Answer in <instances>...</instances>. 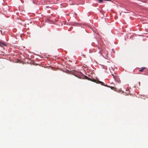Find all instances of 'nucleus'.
Listing matches in <instances>:
<instances>
[{"mask_svg": "<svg viewBox=\"0 0 148 148\" xmlns=\"http://www.w3.org/2000/svg\"><path fill=\"white\" fill-rule=\"evenodd\" d=\"M84 78L88 80H90V81L93 82H95L97 83L100 84H101V85L105 86L103 84V83L102 82L100 81H99L96 80L95 79H91L85 75L84 76Z\"/></svg>", "mask_w": 148, "mask_h": 148, "instance_id": "1", "label": "nucleus"}, {"mask_svg": "<svg viewBox=\"0 0 148 148\" xmlns=\"http://www.w3.org/2000/svg\"><path fill=\"white\" fill-rule=\"evenodd\" d=\"M5 46H6V44L4 42L0 40V47H3Z\"/></svg>", "mask_w": 148, "mask_h": 148, "instance_id": "2", "label": "nucleus"}, {"mask_svg": "<svg viewBox=\"0 0 148 148\" xmlns=\"http://www.w3.org/2000/svg\"><path fill=\"white\" fill-rule=\"evenodd\" d=\"M114 80L116 82H117L119 83L121 82V80L119 78L118 75L116 77V78L114 79Z\"/></svg>", "mask_w": 148, "mask_h": 148, "instance_id": "3", "label": "nucleus"}, {"mask_svg": "<svg viewBox=\"0 0 148 148\" xmlns=\"http://www.w3.org/2000/svg\"><path fill=\"white\" fill-rule=\"evenodd\" d=\"M112 75L114 79L116 77H117V75L116 74H112Z\"/></svg>", "mask_w": 148, "mask_h": 148, "instance_id": "4", "label": "nucleus"}, {"mask_svg": "<svg viewBox=\"0 0 148 148\" xmlns=\"http://www.w3.org/2000/svg\"><path fill=\"white\" fill-rule=\"evenodd\" d=\"M145 68L144 67H143L140 68H139V71L140 72H143L144 71V70L145 69Z\"/></svg>", "mask_w": 148, "mask_h": 148, "instance_id": "5", "label": "nucleus"}, {"mask_svg": "<svg viewBox=\"0 0 148 148\" xmlns=\"http://www.w3.org/2000/svg\"><path fill=\"white\" fill-rule=\"evenodd\" d=\"M112 89L113 90L115 91H116V88H115L114 87H109Z\"/></svg>", "mask_w": 148, "mask_h": 148, "instance_id": "6", "label": "nucleus"}, {"mask_svg": "<svg viewBox=\"0 0 148 148\" xmlns=\"http://www.w3.org/2000/svg\"><path fill=\"white\" fill-rule=\"evenodd\" d=\"M74 75L75 76H76V77H77L79 78H82V77H81L82 76H80V75H79V76L78 75H77L76 74H75V75Z\"/></svg>", "mask_w": 148, "mask_h": 148, "instance_id": "7", "label": "nucleus"}, {"mask_svg": "<svg viewBox=\"0 0 148 148\" xmlns=\"http://www.w3.org/2000/svg\"><path fill=\"white\" fill-rule=\"evenodd\" d=\"M51 68L53 70H55V68H53V67H52Z\"/></svg>", "mask_w": 148, "mask_h": 148, "instance_id": "8", "label": "nucleus"}, {"mask_svg": "<svg viewBox=\"0 0 148 148\" xmlns=\"http://www.w3.org/2000/svg\"><path fill=\"white\" fill-rule=\"evenodd\" d=\"M98 54H99V56H100L101 55V53L100 52H99L98 53Z\"/></svg>", "mask_w": 148, "mask_h": 148, "instance_id": "9", "label": "nucleus"}, {"mask_svg": "<svg viewBox=\"0 0 148 148\" xmlns=\"http://www.w3.org/2000/svg\"><path fill=\"white\" fill-rule=\"evenodd\" d=\"M104 1H111V0H104Z\"/></svg>", "mask_w": 148, "mask_h": 148, "instance_id": "10", "label": "nucleus"}, {"mask_svg": "<svg viewBox=\"0 0 148 148\" xmlns=\"http://www.w3.org/2000/svg\"><path fill=\"white\" fill-rule=\"evenodd\" d=\"M76 15V13H74V15Z\"/></svg>", "mask_w": 148, "mask_h": 148, "instance_id": "11", "label": "nucleus"}, {"mask_svg": "<svg viewBox=\"0 0 148 148\" xmlns=\"http://www.w3.org/2000/svg\"><path fill=\"white\" fill-rule=\"evenodd\" d=\"M60 25H62V23H60Z\"/></svg>", "mask_w": 148, "mask_h": 148, "instance_id": "12", "label": "nucleus"}, {"mask_svg": "<svg viewBox=\"0 0 148 148\" xmlns=\"http://www.w3.org/2000/svg\"><path fill=\"white\" fill-rule=\"evenodd\" d=\"M58 23H56V25H58Z\"/></svg>", "mask_w": 148, "mask_h": 148, "instance_id": "13", "label": "nucleus"}, {"mask_svg": "<svg viewBox=\"0 0 148 148\" xmlns=\"http://www.w3.org/2000/svg\"><path fill=\"white\" fill-rule=\"evenodd\" d=\"M59 61H58V62H57V63H58V64H59Z\"/></svg>", "mask_w": 148, "mask_h": 148, "instance_id": "14", "label": "nucleus"}, {"mask_svg": "<svg viewBox=\"0 0 148 148\" xmlns=\"http://www.w3.org/2000/svg\"><path fill=\"white\" fill-rule=\"evenodd\" d=\"M18 62H20V61H19V60H18Z\"/></svg>", "mask_w": 148, "mask_h": 148, "instance_id": "15", "label": "nucleus"}, {"mask_svg": "<svg viewBox=\"0 0 148 148\" xmlns=\"http://www.w3.org/2000/svg\"><path fill=\"white\" fill-rule=\"evenodd\" d=\"M70 14H72V13H71Z\"/></svg>", "mask_w": 148, "mask_h": 148, "instance_id": "16", "label": "nucleus"}]
</instances>
